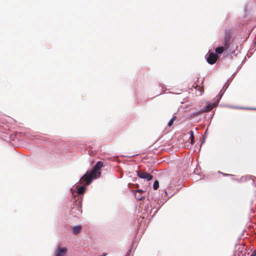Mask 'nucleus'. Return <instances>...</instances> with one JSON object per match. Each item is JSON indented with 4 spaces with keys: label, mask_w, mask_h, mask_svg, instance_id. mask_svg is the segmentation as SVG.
<instances>
[{
    "label": "nucleus",
    "mask_w": 256,
    "mask_h": 256,
    "mask_svg": "<svg viewBox=\"0 0 256 256\" xmlns=\"http://www.w3.org/2000/svg\"><path fill=\"white\" fill-rule=\"evenodd\" d=\"M190 138H191V143L193 144L194 142V134L192 131H190Z\"/></svg>",
    "instance_id": "obj_13"
},
{
    "label": "nucleus",
    "mask_w": 256,
    "mask_h": 256,
    "mask_svg": "<svg viewBox=\"0 0 256 256\" xmlns=\"http://www.w3.org/2000/svg\"><path fill=\"white\" fill-rule=\"evenodd\" d=\"M227 48H226L225 47V46H218V48H216L215 50V52H216V53L215 54H216L217 56L218 54H222L224 51V50L225 49H226Z\"/></svg>",
    "instance_id": "obj_6"
},
{
    "label": "nucleus",
    "mask_w": 256,
    "mask_h": 256,
    "mask_svg": "<svg viewBox=\"0 0 256 256\" xmlns=\"http://www.w3.org/2000/svg\"><path fill=\"white\" fill-rule=\"evenodd\" d=\"M230 39V36L229 34H226L224 38V46L226 48H228V43Z\"/></svg>",
    "instance_id": "obj_8"
},
{
    "label": "nucleus",
    "mask_w": 256,
    "mask_h": 256,
    "mask_svg": "<svg viewBox=\"0 0 256 256\" xmlns=\"http://www.w3.org/2000/svg\"><path fill=\"white\" fill-rule=\"evenodd\" d=\"M130 252H131V250H129L128 252L126 253V256H130Z\"/></svg>",
    "instance_id": "obj_21"
},
{
    "label": "nucleus",
    "mask_w": 256,
    "mask_h": 256,
    "mask_svg": "<svg viewBox=\"0 0 256 256\" xmlns=\"http://www.w3.org/2000/svg\"><path fill=\"white\" fill-rule=\"evenodd\" d=\"M159 187V182L158 180H156L154 181V184H153V188L154 190H157Z\"/></svg>",
    "instance_id": "obj_12"
},
{
    "label": "nucleus",
    "mask_w": 256,
    "mask_h": 256,
    "mask_svg": "<svg viewBox=\"0 0 256 256\" xmlns=\"http://www.w3.org/2000/svg\"><path fill=\"white\" fill-rule=\"evenodd\" d=\"M106 253H104V254H102V255H101L100 256H106Z\"/></svg>",
    "instance_id": "obj_22"
},
{
    "label": "nucleus",
    "mask_w": 256,
    "mask_h": 256,
    "mask_svg": "<svg viewBox=\"0 0 256 256\" xmlns=\"http://www.w3.org/2000/svg\"><path fill=\"white\" fill-rule=\"evenodd\" d=\"M137 175L140 178L146 180L148 181H150L152 178V174L143 171L138 172Z\"/></svg>",
    "instance_id": "obj_3"
},
{
    "label": "nucleus",
    "mask_w": 256,
    "mask_h": 256,
    "mask_svg": "<svg viewBox=\"0 0 256 256\" xmlns=\"http://www.w3.org/2000/svg\"><path fill=\"white\" fill-rule=\"evenodd\" d=\"M134 196H135L136 198L138 200H142L144 198V196H142V194H138V193H136V192H135Z\"/></svg>",
    "instance_id": "obj_11"
},
{
    "label": "nucleus",
    "mask_w": 256,
    "mask_h": 256,
    "mask_svg": "<svg viewBox=\"0 0 256 256\" xmlns=\"http://www.w3.org/2000/svg\"><path fill=\"white\" fill-rule=\"evenodd\" d=\"M228 85H229L228 84L226 85V84L224 86V90H226L227 89V88H228Z\"/></svg>",
    "instance_id": "obj_20"
},
{
    "label": "nucleus",
    "mask_w": 256,
    "mask_h": 256,
    "mask_svg": "<svg viewBox=\"0 0 256 256\" xmlns=\"http://www.w3.org/2000/svg\"><path fill=\"white\" fill-rule=\"evenodd\" d=\"M82 229V226H76L72 228V233L74 234H78Z\"/></svg>",
    "instance_id": "obj_7"
},
{
    "label": "nucleus",
    "mask_w": 256,
    "mask_h": 256,
    "mask_svg": "<svg viewBox=\"0 0 256 256\" xmlns=\"http://www.w3.org/2000/svg\"><path fill=\"white\" fill-rule=\"evenodd\" d=\"M224 86L222 89L220 91V93L218 94L221 96H222L223 94L224 93V92L226 91V90H224Z\"/></svg>",
    "instance_id": "obj_15"
},
{
    "label": "nucleus",
    "mask_w": 256,
    "mask_h": 256,
    "mask_svg": "<svg viewBox=\"0 0 256 256\" xmlns=\"http://www.w3.org/2000/svg\"><path fill=\"white\" fill-rule=\"evenodd\" d=\"M136 193L142 194L143 192H144V191L141 190H138L136 192Z\"/></svg>",
    "instance_id": "obj_16"
},
{
    "label": "nucleus",
    "mask_w": 256,
    "mask_h": 256,
    "mask_svg": "<svg viewBox=\"0 0 256 256\" xmlns=\"http://www.w3.org/2000/svg\"><path fill=\"white\" fill-rule=\"evenodd\" d=\"M252 256H256V250L254 251L252 254L250 255Z\"/></svg>",
    "instance_id": "obj_18"
},
{
    "label": "nucleus",
    "mask_w": 256,
    "mask_h": 256,
    "mask_svg": "<svg viewBox=\"0 0 256 256\" xmlns=\"http://www.w3.org/2000/svg\"><path fill=\"white\" fill-rule=\"evenodd\" d=\"M234 256H246V252H243L242 251L238 250L235 252Z\"/></svg>",
    "instance_id": "obj_10"
},
{
    "label": "nucleus",
    "mask_w": 256,
    "mask_h": 256,
    "mask_svg": "<svg viewBox=\"0 0 256 256\" xmlns=\"http://www.w3.org/2000/svg\"><path fill=\"white\" fill-rule=\"evenodd\" d=\"M78 212L79 214H81L82 213V210L81 207H78Z\"/></svg>",
    "instance_id": "obj_17"
},
{
    "label": "nucleus",
    "mask_w": 256,
    "mask_h": 256,
    "mask_svg": "<svg viewBox=\"0 0 256 256\" xmlns=\"http://www.w3.org/2000/svg\"><path fill=\"white\" fill-rule=\"evenodd\" d=\"M67 251L66 248L58 247L55 251L56 256H64Z\"/></svg>",
    "instance_id": "obj_5"
},
{
    "label": "nucleus",
    "mask_w": 256,
    "mask_h": 256,
    "mask_svg": "<svg viewBox=\"0 0 256 256\" xmlns=\"http://www.w3.org/2000/svg\"><path fill=\"white\" fill-rule=\"evenodd\" d=\"M103 166V163L101 161L96 162L95 166L90 172H87L86 174L80 179V180H83V181L86 184H90L93 179L100 176V172L99 170Z\"/></svg>",
    "instance_id": "obj_1"
},
{
    "label": "nucleus",
    "mask_w": 256,
    "mask_h": 256,
    "mask_svg": "<svg viewBox=\"0 0 256 256\" xmlns=\"http://www.w3.org/2000/svg\"><path fill=\"white\" fill-rule=\"evenodd\" d=\"M254 44H256V41L254 42Z\"/></svg>",
    "instance_id": "obj_24"
},
{
    "label": "nucleus",
    "mask_w": 256,
    "mask_h": 256,
    "mask_svg": "<svg viewBox=\"0 0 256 256\" xmlns=\"http://www.w3.org/2000/svg\"><path fill=\"white\" fill-rule=\"evenodd\" d=\"M175 118H176V116L172 118L169 121V122H168V124L169 126H171L173 124Z\"/></svg>",
    "instance_id": "obj_14"
},
{
    "label": "nucleus",
    "mask_w": 256,
    "mask_h": 256,
    "mask_svg": "<svg viewBox=\"0 0 256 256\" xmlns=\"http://www.w3.org/2000/svg\"><path fill=\"white\" fill-rule=\"evenodd\" d=\"M250 110H256L255 108H250Z\"/></svg>",
    "instance_id": "obj_23"
},
{
    "label": "nucleus",
    "mask_w": 256,
    "mask_h": 256,
    "mask_svg": "<svg viewBox=\"0 0 256 256\" xmlns=\"http://www.w3.org/2000/svg\"><path fill=\"white\" fill-rule=\"evenodd\" d=\"M70 191H71V192H72V196H74V190H73V188H70Z\"/></svg>",
    "instance_id": "obj_19"
},
{
    "label": "nucleus",
    "mask_w": 256,
    "mask_h": 256,
    "mask_svg": "<svg viewBox=\"0 0 256 256\" xmlns=\"http://www.w3.org/2000/svg\"><path fill=\"white\" fill-rule=\"evenodd\" d=\"M218 58V56L212 52L206 57V61L209 64H212L216 62Z\"/></svg>",
    "instance_id": "obj_4"
},
{
    "label": "nucleus",
    "mask_w": 256,
    "mask_h": 256,
    "mask_svg": "<svg viewBox=\"0 0 256 256\" xmlns=\"http://www.w3.org/2000/svg\"><path fill=\"white\" fill-rule=\"evenodd\" d=\"M85 187L84 186H80L78 188L77 190V193L78 194H82L85 192Z\"/></svg>",
    "instance_id": "obj_9"
},
{
    "label": "nucleus",
    "mask_w": 256,
    "mask_h": 256,
    "mask_svg": "<svg viewBox=\"0 0 256 256\" xmlns=\"http://www.w3.org/2000/svg\"><path fill=\"white\" fill-rule=\"evenodd\" d=\"M222 97V96H221L219 94L218 96H216V103H214L212 104H208L206 108H204V109H202V110L198 112L197 113V114H199L200 112H206V111H210V110H212L214 107L216 106L218 104L220 100L221 99Z\"/></svg>",
    "instance_id": "obj_2"
}]
</instances>
